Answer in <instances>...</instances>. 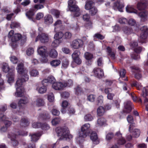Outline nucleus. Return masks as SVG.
<instances>
[{
	"instance_id": "nucleus-1",
	"label": "nucleus",
	"mask_w": 148,
	"mask_h": 148,
	"mask_svg": "<svg viewBox=\"0 0 148 148\" xmlns=\"http://www.w3.org/2000/svg\"><path fill=\"white\" fill-rule=\"evenodd\" d=\"M56 131L58 135L60 136L59 140H69L72 137V135L70 134L68 127H58L56 129Z\"/></svg>"
},
{
	"instance_id": "nucleus-2",
	"label": "nucleus",
	"mask_w": 148,
	"mask_h": 148,
	"mask_svg": "<svg viewBox=\"0 0 148 148\" xmlns=\"http://www.w3.org/2000/svg\"><path fill=\"white\" fill-rule=\"evenodd\" d=\"M148 5L147 2L146 0H141L137 3V8L139 10H144L143 12L139 13V15L141 18V21L145 22L147 20L148 15V11L146 10Z\"/></svg>"
},
{
	"instance_id": "nucleus-3",
	"label": "nucleus",
	"mask_w": 148,
	"mask_h": 148,
	"mask_svg": "<svg viewBox=\"0 0 148 148\" xmlns=\"http://www.w3.org/2000/svg\"><path fill=\"white\" fill-rule=\"evenodd\" d=\"M81 131L79 133V136L76 138L77 140L79 143L82 138H85L90 133V124L88 123L84 124L81 127Z\"/></svg>"
},
{
	"instance_id": "nucleus-4",
	"label": "nucleus",
	"mask_w": 148,
	"mask_h": 148,
	"mask_svg": "<svg viewBox=\"0 0 148 148\" xmlns=\"http://www.w3.org/2000/svg\"><path fill=\"white\" fill-rule=\"evenodd\" d=\"M28 71L25 72L20 75V77L16 81L15 86H21L23 83L27 81L29 79V75L28 74Z\"/></svg>"
},
{
	"instance_id": "nucleus-5",
	"label": "nucleus",
	"mask_w": 148,
	"mask_h": 148,
	"mask_svg": "<svg viewBox=\"0 0 148 148\" xmlns=\"http://www.w3.org/2000/svg\"><path fill=\"white\" fill-rule=\"evenodd\" d=\"M41 42L44 43H47L49 40V37L48 35L45 33H42L39 35L36 38L35 41L37 42L38 40Z\"/></svg>"
},
{
	"instance_id": "nucleus-6",
	"label": "nucleus",
	"mask_w": 148,
	"mask_h": 148,
	"mask_svg": "<svg viewBox=\"0 0 148 148\" xmlns=\"http://www.w3.org/2000/svg\"><path fill=\"white\" fill-rule=\"evenodd\" d=\"M69 8L70 11L74 12L73 14V17H77L80 15V9L77 5H75L71 6Z\"/></svg>"
},
{
	"instance_id": "nucleus-7",
	"label": "nucleus",
	"mask_w": 148,
	"mask_h": 148,
	"mask_svg": "<svg viewBox=\"0 0 148 148\" xmlns=\"http://www.w3.org/2000/svg\"><path fill=\"white\" fill-rule=\"evenodd\" d=\"M130 67L132 69V72L134 73L136 72L134 75L135 78L138 80L140 79L142 77V75L140 73L141 71L140 70L139 68L134 66H131Z\"/></svg>"
},
{
	"instance_id": "nucleus-8",
	"label": "nucleus",
	"mask_w": 148,
	"mask_h": 148,
	"mask_svg": "<svg viewBox=\"0 0 148 148\" xmlns=\"http://www.w3.org/2000/svg\"><path fill=\"white\" fill-rule=\"evenodd\" d=\"M83 45V42L82 40L79 39H77L73 41L71 46L75 49H78L82 47Z\"/></svg>"
},
{
	"instance_id": "nucleus-9",
	"label": "nucleus",
	"mask_w": 148,
	"mask_h": 148,
	"mask_svg": "<svg viewBox=\"0 0 148 148\" xmlns=\"http://www.w3.org/2000/svg\"><path fill=\"white\" fill-rule=\"evenodd\" d=\"M16 135L12 132H10L8 134V137L11 139V144L14 147L16 146L18 144V142L15 139Z\"/></svg>"
},
{
	"instance_id": "nucleus-10",
	"label": "nucleus",
	"mask_w": 148,
	"mask_h": 148,
	"mask_svg": "<svg viewBox=\"0 0 148 148\" xmlns=\"http://www.w3.org/2000/svg\"><path fill=\"white\" fill-rule=\"evenodd\" d=\"M132 102L130 101H127L124 103L125 109L123 110L124 113H130L132 110Z\"/></svg>"
},
{
	"instance_id": "nucleus-11",
	"label": "nucleus",
	"mask_w": 148,
	"mask_h": 148,
	"mask_svg": "<svg viewBox=\"0 0 148 148\" xmlns=\"http://www.w3.org/2000/svg\"><path fill=\"white\" fill-rule=\"evenodd\" d=\"M93 72L95 75L99 78H101L104 76V73L103 70L99 68H95Z\"/></svg>"
},
{
	"instance_id": "nucleus-12",
	"label": "nucleus",
	"mask_w": 148,
	"mask_h": 148,
	"mask_svg": "<svg viewBox=\"0 0 148 148\" xmlns=\"http://www.w3.org/2000/svg\"><path fill=\"white\" fill-rule=\"evenodd\" d=\"M90 138L94 143L97 144L99 143V141L97 135L95 132H92L91 133Z\"/></svg>"
},
{
	"instance_id": "nucleus-13",
	"label": "nucleus",
	"mask_w": 148,
	"mask_h": 148,
	"mask_svg": "<svg viewBox=\"0 0 148 148\" xmlns=\"http://www.w3.org/2000/svg\"><path fill=\"white\" fill-rule=\"evenodd\" d=\"M52 88L56 90H61L64 88L63 84L62 82H54L52 85Z\"/></svg>"
},
{
	"instance_id": "nucleus-14",
	"label": "nucleus",
	"mask_w": 148,
	"mask_h": 148,
	"mask_svg": "<svg viewBox=\"0 0 148 148\" xmlns=\"http://www.w3.org/2000/svg\"><path fill=\"white\" fill-rule=\"evenodd\" d=\"M38 54L41 56L45 57L46 56L47 53V48L45 46H41L38 49Z\"/></svg>"
},
{
	"instance_id": "nucleus-15",
	"label": "nucleus",
	"mask_w": 148,
	"mask_h": 148,
	"mask_svg": "<svg viewBox=\"0 0 148 148\" xmlns=\"http://www.w3.org/2000/svg\"><path fill=\"white\" fill-rule=\"evenodd\" d=\"M18 87L16 88V92L15 93L16 96L17 97H21L23 95V94L24 91V89L21 86Z\"/></svg>"
},
{
	"instance_id": "nucleus-16",
	"label": "nucleus",
	"mask_w": 148,
	"mask_h": 148,
	"mask_svg": "<svg viewBox=\"0 0 148 148\" xmlns=\"http://www.w3.org/2000/svg\"><path fill=\"white\" fill-rule=\"evenodd\" d=\"M121 29L124 33L127 35L133 33V30L130 27L124 26L121 28Z\"/></svg>"
},
{
	"instance_id": "nucleus-17",
	"label": "nucleus",
	"mask_w": 148,
	"mask_h": 148,
	"mask_svg": "<svg viewBox=\"0 0 148 148\" xmlns=\"http://www.w3.org/2000/svg\"><path fill=\"white\" fill-rule=\"evenodd\" d=\"M85 57L89 65H91L92 61V59L93 58V55L89 53L86 52L84 54Z\"/></svg>"
},
{
	"instance_id": "nucleus-18",
	"label": "nucleus",
	"mask_w": 148,
	"mask_h": 148,
	"mask_svg": "<svg viewBox=\"0 0 148 148\" xmlns=\"http://www.w3.org/2000/svg\"><path fill=\"white\" fill-rule=\"evenodd\" d=\"M124 5L123 3L120 1H117L114 3V7L117 8L121 12H123L122 8H124Z\"/></svg>"
},
{
	"instance_id": "nucleus-19",
	"label": "nucleus",
	"mask_w": 148,
	"mask_h": 148,
	"mask_svg": "<svg viewBox=\"0 0 148 148\" xmlns=\"http://www.w3.org/2000/svg\"><path fill=\"white\" fill-rule=\"evenodd\" d=\"M41 134L40 132H38L34 133L32 134H30L31 136V141L32 142H36L39 139V137L41 136Z\"/></svg>"
},
{
	"instance_id": "nucleus-20",
	"label": "nucleus",
	"mask_w": 148,
	"mask_h": 148,
	"mask_svg": "<svg viewBox=\"0 0 148 148\" xmlns=\"http://www.w3.org/2000/svg\"><path fill=\"white\" fill-rule=\"evenodd\" d=\"M5 126H3L0 128V132H5L8 127H9L11 124V122L9 121H5L4 122Z\"/></svg>"
},
{
	"instance_id": "nucleus-21",
	"label": "nucleus",
	"mask_w": 148,
	"mask_h": 148,
	"mask_svg": "<svg viewBox=\"0 0 148 148\" xmlns=\"http://www.w3.org/2000/svg\"><path fill=\"white\" fill-rule=\"evenodd\" d=\"M53 22V19L51 16L47 15L44 17V22L47 24L49 25L51 24Z\"/></svg>"
},
{
	"instance_id": "nucleus-22",
	"label": "nucleus",
	"mask_w": 148,
	"mask_h": 148,
	"mask_svg": "<svg viewBox=\"0 0 148 148\" xmlns=\"http://www.w3.org/2000/svg\"><path fill=\"white\" fill-rule=\"evenodd\" d=\"M17 72L20 75L24 73L25 71L26 72L28 71L26 68L24 67V65H18L16 67Z\"/></svg>"
},
{
	"instance_id": "nucleus-23",
	"label": "nucleus",
	"mask_w": 148,
	"mask_h": 148,
	"mask_svg": "<svg viewBox=\"0 0 148 148\" xmlns=\"http://www.w3.org/2000/svg\"><path fill=\"white\" fill-rule=\"evenodd\" d=\"M106 51L108 54V55L113 59L115 58V54L112 51V48L109 46H108L106 48Z\"/></svg>"
},
{
	"instance_id": "nucleus-24",
	"label": "nucleus",
	"mask_w": 148,
	"mask_h": 148,
	"mask_svg": "<svg viewBox=\"0 0 148 148\" xmlns=\"http://www.w3.org/2000/svg\"><path fill=\"white\" fill-rule=\"evenodd\" d=\"M22 38V35L20 34H15L12 37L11 41L12 42H16Z\"/></svg>"
},
{
	"instance_id": "nucleus-25",
	"label": "nucleus",
	"mask_w": 148,
	"mask_h": 148,
	"mask_svg": "<svg viewBox=\"0 0 148 148\" xmlns=\"http://www.w3.org/2000/svg\"><path fill=\"white\" fill-rule=\"evenodd\" d=\"M14 73L13 71L11 72V73H8L7 75V77L8 78V82L10 83L13 81L14 79Z\"/></svg>"
},
{
	"instance_id": "nucleus-26",
	"label": "nucleus",
	"mask_w": 148,
	"mask_h": 148,
	"mask_svg": "<svg viewBox=\"0 0 148 148\" xmlns=\"http://www.w3.org/2000/svg\"><path fill=\"white\" fill-rule=\"evenodd\" d=\"M94 3L92 1H90L87 2L85 5V8L86 10H89L91 8L94 7Z\"/></svg>"
},
{
	"instance_id": "nucleus-27",
	"label": "nucleus",
	"mask_w": 148,
	"mask_h": 148,
	"mask_svg": "<svg viewBox=\"0 0 148 148\" xmlns=\"http://www.w3.org/2000/svg\"><path fill=\"white\" fill-rule=\"evenodd\" d=\"M104 108L102 106H99L97 109V113L99 116H103L105 112Z\"/></svg>"
},
{
	"instance_id": "nucleus-28",
	"label": "nucleus",
	"mask_w": 148,
	"mask_h": 148,
	"mask_svg": "<svg viewBox=\"0 0 148 148\" xmlns=\"http://www.w3.org/2000/svg\"><path fill=\"white\" fill-rule=\"evenodd\" d=\"M26 14L29 19L32 20L33 18V17L34 15V10L31 9L29 10L26 12Z\"/></svg>"
},
{
	"instance_id": "nucleus-29",
	"label": "nucleus",
	"mask_w": 148,
	"mask_h": 148,
	"mask_svg": "<svg viewBox=\"0 0 148 148\" xmlns=\"http://www.w3.org/2000/svg\"><path fill=\"white\" fill-rule=\"evenodd\" d=\"M132 86H134L136 87L138 90L141 89L142 87L141 83L138 82L136 80H134L133 81L131 84Z\"/></svg>"
},
{
	"instance_id": "nucleus-30",
	"label": "nucleus",
	"mask_w": 148,
	"mask_h": 148,
	"mask_svg": "<svg viewBox=\"0 0 148 148\" xmlns=\"http://www.w3.org/2000/svg\"><path fill=\"white\" fill-rule=\"evenodd\" d=\"M74 89L75 90V94L77 95H80L84 92L83 90L79 85H78Z\"/></svg>"
},
{
	"instance_id": "nucleus-31",
	"label": "nucleus",
	"mask_w": 148,
	"mask_h": 148,
	"mask_svg": "<svg viewBox=\"0 0 148 148\" xmlns=\"http://www.w3.org/2000/svg\"><path fill=\"white\" fill-rule=\"evenodd\" d=\"M29 123L28 120L25 118L22 119L20 123V125L22 126L25 127L28 126Z\"/></svg>"
},
{
	"instance_id": "nucleus-32",
	"label": "nucleus",
	"mask_w": 148,
	"mask_h": 148,
	"mask_svg": "<svg viewBox=\"0 0 148 148\" xmlns=\"http://www.w3.org/2000/svg\"><path fill=\"white\" fill-rule=\"evenodd\" d=\"M28 101V98L27 97H24L19 100L18 104L22 106V104L27 103Z\"/></svg>"
},
{
	"instance_id": "nucleus-33",
	"label": "nucleus",
	"mask_w": 148,
	"mask_h": 148,
	"mask_svg": "<svg viewBox=\"0 0 148 148\" xmlns=\"http://www.w3.org/2000/svg\"><path fill=\"white\" fill-rule=\"evenodd\" d=\"M49 55L52 58H55L57 57L58 53L55 49H52L49 51Z\"/></svg>"
},
{
	"instance_id": "nucleus-34",
	"label": "nucleus",
	"mask_w": 148,
	"mask_h": 148,
	"mask_svg": "<svg viewBox=\"0 0 148 148\" xmlns=\"http://www.w3.org/2000/svg\"><path fill=\"white\" fill-rule=\"evenodd\" d=\"M62 22L60 20H58L56 21L54 24V26H55L54 31L56 32V29L57 28H60L62 25Z\"/></svg>"
},
{
	"instance_id": "nucleus-35",
	"label": "nucleus",
	"mask_w": 148,
	"mask_h": 148,
	"mask_svg": "<svg viewBox=\"0 0 148 148\" xmlns=\"http://www.w3.org/2000/svg\"><path fill=\"white\" fill-rule=\"evenodd\" d=\"M132 133L134 137L135 138H137L140 135V131L138 129H135L133 130Z\"/></svg>"
},
{
	"instance_id": "nucleus-36",
	"label": "nucleus",
	"mask_w": 148,
	"mask_h": 148,
	"mask_svg": "<svg viewBox=\"0 0 148 148\" xmlns=\"http://www.w3.org/2000/svg\"><path fill=\"white\" fill-rule=\"evenodd\" d=\"M2 69L3 71L5 73H7L8 72L11 73V72L13 71L12 69L10 68L8 65H3Z\"/></svg>"
},
{
	"instance_id": "nucleus-37",
	"label": "nucleus",
	"mask_w": 148,
	"mask_h": 148,
	"mask_svg": "<svg viewBox=\"0 0 148 148\" xmlns=\"http://www.w3.org/2000/svg\"><path fill=\"white\" fill-rule=\"evenodd\" d=\"M126 10L127 12L128 13L134 12L136 13H137V10L134 9L132 7L129 6L127 5L126 8Z\"/></svg>"
},
{
	"instance_id": "nucleus-38",
	"label": "nucleus",
	"mask_w": 148,
	"mask_h": 148,
	"mask_svg": "<svg viewBox=\"0 0 148 148\" xmlns=\"http://www.w3.org/2000/svg\"><path fill=\"white\" fill-rule=\"evenodd\" d=\"M51 12L52 14L54 15L56 18H59L60 15V12L58 10L53 9L51 11Z\"/></svg>"
},
{
	"instance_id": "nucleus-39",
	"label": "nucleus",
	"mask_w": 148,
	"mask_h": 148,
	"mask_svg": "<svg viewBox=\"0 0 148 148\" xmlns=\"http://www.w3.org/2000/svg\"><path fill=\"white\" fill-rule=\"evenodd\" d=\"M63 84L64 88L67 86L69 87L73 86V82L72 80L69 79Z\"/></svg>"
},
{
	"instance_id": "nucleus-40",
	"label": "nucleus",
	"mask_w": 148,
	"mask_h": 148,
	"mask_svg": "<svg viewBox=\"0 0 148 148\" xmlns=\"http://www.w3.org/2000/svg\"><path fill=\"white\" fill-rule=\"evenodd\" d=\"M64 36V34L63 33L61 32H59L56 33L55 34L54 36V38L57 39L58 40L62 38Z\"/></svg>"
},
{
	"instance_id": "nucleus-41",
	"label": "nucleus",
	"mask_w": 148,
	"mask_h": 148,
	"mask_svg": "<svg viewBox=\"0 0 148 148\" xmlns=\"http://www.w3.org/2000/svg\"><path fill=\"white\" fill-rule=\"evenodd\" d=\"M89 13L91 16H94L96 14L97 12V10L96 8L93 7L91 9L89 10Z\"/></svg>"
},
{
	"instance_id": "nucleus-42",
	"label": "nucleus",
	"mask_w": 148,
	"mask_h": 148,
	"mask_svg": "<svg viewBox=\"0 0 148 148\" xmlns=\"http://www.w3.org/2000/svg\"><path fill=\"white\" fill-rule=\"evenodd\" d=\"M36 105L38 106H43L44 105V101L41 98H38L36 101Z\"/></svg>"
},
{
	"instance_id": "nucleus-43",
	"label": "nucleus",
	"mask_w": 148,
	"mask_h": 148,
	"mask_svg": "<svg viewBox=\"0 0 148 148\" xmlns=\"http://www.w3.org/2000/svg\"><path fill=\"white\" fill-rule=\"evenodd\" d=\"M103 97L102 96H99L97 98L96 102L98 106L101 105L103 103Z\"/></svg>"
},
{
	"instance_id": "nucleus-44",
	"label": "nucleus",
	"mask_w": 148,
	"mask_h": 148,
	"mask_svg": "<svg viewBox=\"0 0 148 148\" xmlns=\"http://www.w3.org/2000/svg\"><path fill=\"white\" fill-rule=\"evenodd\" d=\"M30 74L31 76L32 77H36L39 74L38 71L36 69H33L30 71Z\"/></svg>"
},
{
	"instance_id": "nucleus-45",
	"label": "nucleus",
	"mask_w": 148,
	"mask_h": 148,
	"mask_svg": "<svg viewBox=\"0 0 148 148\" xmlns=\"http://www.w3.org/2000/svg\"><path fill=\"white\" fill-rule=\"evenodd\" d=\"M93 119V116L90 114H88L84 116V119L86 121H91Z\"/></svg>"
},
{
	"instance_id": "nucleus-46",
	"label": "nucleus",
	"mask_w": 148,
	"mask_h": 148,
	"mask_svg": "<svg viewBox=\"0 0 148 148\" xmlns=\"http://www.w3.org/2000/svg\"><path fill=\"white\" fill-rule=\"evenodd\" d=\"M97 123L100 125H102L106 123V120L103 118H101L97 120Z\"/></svg>"
},
{
	"instance_id": "nucleus-47",
	"label": "nucleus",
	"mask_w": 148,
	"mask_h": 148,
	"mask_svg": "<svg viewBox=\"0 0 148 148\" xmlns=\"http://www.w3.org/2000/svg\"><path fill=\"white\" fill-rule=\"evenodd\" d=\"M55 40L52 43V46L53 47H57L60 42V40L54 38Z\"/></svg>"
},
{
	"instance_id": "nucleus-48",
	"label": "nucleus",
	"mask_w": 148,
	"mask_h": 148,
	"mask_svg": "<svg viewBox=\"0 0 148 148\" xmlns=\"http://www.w3.org/2000/svg\"><path fill=\"white\" fill-rule=\"evenodd\" d=\"M47 91V88L45 86L40 87L38 89V92L41 94L45 93Z\"/></svg>"
},
{
	"instance_id": "nucleus-49",
	"label": "nucleus",
	"mask_w": 148,
	"mask_h": 148,
	"mask_svg": "<svg viewBox=\"0 0 148 148\" xmlns=\"http://www.w3.org/2000/svg\"><path fill=\"white\" fill-rule=\"evenodd\" d=\"M94 37L100 40H103L105 38L104 36L99 33L95 34L94 36Z\"/></svg>"
},
{
	"instance_id": "nucleus-50",
	"label": "nucleus",
	"mask_w": 148,
	"mask_h": 148,
	"mask_svg": "<svg viewBox=\"0 0 148 148\" xmlns=\"http://www.w3.org/2000/svg\"><path fill=\"white\" fill-rule=\"evenodd\" d=\"M32 126L34 128H41L42 126V123L39 122H34L32 124Z\"/></svg>"
},
{
	"instance_id": "nucleus-51",
	"label": "nucleus",
	"mask_w": 148,
	"mask_h": 148,
	"mask_svg": "<svg viewBox=\"0 0 148 148\" xmlns=\"http://www.w3.org/2000/svg\"><path fill=\"white\" fill-rule=\"evenodd\" d=\"M60 120L59 118H55L51 121L52 124L53 125H56L59 123Z\"/></svg>"
},
{
	"instance_id": "nucleus-52",
	"label": "nucleus",
	"mask_w": 148,
	"mask_h": 148,
	"mask_svg": "<svg viewBox=\"0 0 148 148\" xmlns=\"http://www.w3.org/2000/svg\"><path fill=\"white\" fill-rule=\"evenodd\" d=\"M114 136V134L112 132H109L106 135V139L107 140H110L112 139Z\"/></svg>"
},
{
	"instance_id": "nucleus-53",
	"label": "nucleus",
	"mask_w": 148,
	"mask_h": 148,
	"mask_svg": "<svg viewBox=\"0 0 148 148\" xmlns=\"http://www.w3.org/2000/svg\"><path fill=\"white\" fill-rule=\"evenodd\" d=\"M26 52L27 55L30 56L33 53L34 49L32 47L29 48L27 49Z\"/></svg>"
},
{
	"instance_id": "nucleus-54",
	"label": "nucleus",
	"mask_w": 148,
	"mask_h": 148,
	"mask_svg": "<svg viewBox=\"0 0 148 148\" xmlns=\"http://www.w3.org/2000/svg\"><path fill=\"white\" fill-rule=\"evenodd\" d=\"M148 35V32H142L140 34V37L141 38L145 39Z\"/></svg>"
},
{
	"instance_id": "nucleus-55",
	"label": "nucleus",
	"mask_w": 148,
	"mask_h": 148,
	"mask_svg": "<svg viewBox=\"0 0 148 148\" xmlns=\"http://www.w3.org/2000/svg\"><path fill=\"white\" fill-rule=\"evenodd\" d=\"M40 116L43 120H46L50 118L49 114L47 113L41 114L40 115Z\"/></svg>"
},
{
	"instance_id": "nucleus-56",
	"label": "nucleus",
	"mask_w": 148,
	"mask_h": 148,
	"mask_svg": "<svg viewBox=\"0 0 148 148\" xmlns=\"http://www.w3.org/2000/svg\"><path fill=\"white\" fill-rule=\"evenodd\" d=\"M3 112H1L0 110V120L3 121L4 122L5 121H8L6 120V116L3 114Z\"/></svg>"
},
{
	"instance_id": "nucleus-57",
	"label": "nucleus",
	"mask_w": 148,
	"mask_h": 148,
	"mask_svg": "<svg viewBox=\"0 0 148 148\" xmlns=\"http://www.w3.org/2000/svg\"><path fill=\"white\" fill-rule=\"evenodd\" d=\"M95 96L92 94L89 95L87 97L88 100L91 102L94 101L95 100Z\"/></svg>"
},
{
	"instance_id": "nucleus-58",
	"label": "nucleus",
	"mask_w": 148,
	"mask_h": 148,
	"mask_svg": "<svg viewBox=\"0 0 148 148\" xmlns=\"http://www.w3.org/2000/svg\"><path fill=\"white\" fill-rule=\"evenodd\" d=\"M60 63L61 61L59 60H53L50 62L51 65H60Z\"/></svg>"
},
{
	"instance_id": "nucleus-59",
	"label": "nucleus",
	"mask_w": 148,
	"mask_h": 148,
	"mask_svg": "<svg viewBox=\"0 0 148 148\" xmlns=\"http://www.w3.org/2000/svg\"><path fill=\"white\" fill-rule=\"evenodd\" d=\"M11 62L14 64L17 63L18 60L17 58L15 56H12L10 58Z\"/></svg>"
},
{
	"instance_id": "nucleus-60",
	"label": "nucleus",
	"mask_w": 148,
	"mask_h": 148,
	"mask_svg": "<svg viewBox=\"0 0 148 148\" xmlns=\"http://www.w3.org/2000/svg\"><path fill=\"white\" fill-rule=\"evenodd\" d=\"M125 140L121 137L118 140L117 143L119 145H123L125 143Z\"/></svg>"
},
{
	"instance_id": "nucleus-61",
	"label": "nucleus",
	"mask_w": 148,
	"mask_h": 148,
	"mask_svg": "<svg viewBox=\"0 0 148 148\" xmlns=\"http://www.w3.org/2000/svg\"><path fill=\"white\" fill-rule=\"evenodd\" d=\"M20 26L19 24L16 22H12L10 25V27L11 28L13 29L17 27Z\"/></svg>"
},
{
	"instance_id": "nucleus-62",
	"label": "nucleus",
	"mask_w": 148,
	"mask_h": 148,
	"mask_svg": "<svg viewBox=\"0 0 148 148\" xmlns=\"http://www.w3.org/2000/svg\"><path fill=\"white\" fill-rule=\"evenodd\" d=\"M80 53V52L78 50L75 51L73 54L72 55V56L73 58H76L79 57V55Z\"/></svg>"
},
{
	"instance_id": "nucleus-63",
	"label": "nucleus",
	"mask_w": 148,
	"mask_h": 148,
	"mask_svg": "<svg viewBox=\"0 0 148 148\" xmlns=\"http://www.w3.org/2000/svg\"><path fill=\"white\" fill-rule=\"evenodd\" d=\"M128 24L129 25L131 26H134L136 23V21L133 19H130L128 22Z\"/></svg>"
},
{
	"instance_id": "nucleus-64",
	"label": "nucleus",
	"mask_w": 148,
	"mask_h": 148,
	"mask_svg": "<svg viewBox=\"0 0 148 148\" xmlns=\"http://www.w3.org/2000/svg\"><path fill=\"white\" fill-rule=\"evenodd\" d=\"M148 96V90L144 87L143 90V96L144 97H146Z\"/></svg>"
}]
</instances>
